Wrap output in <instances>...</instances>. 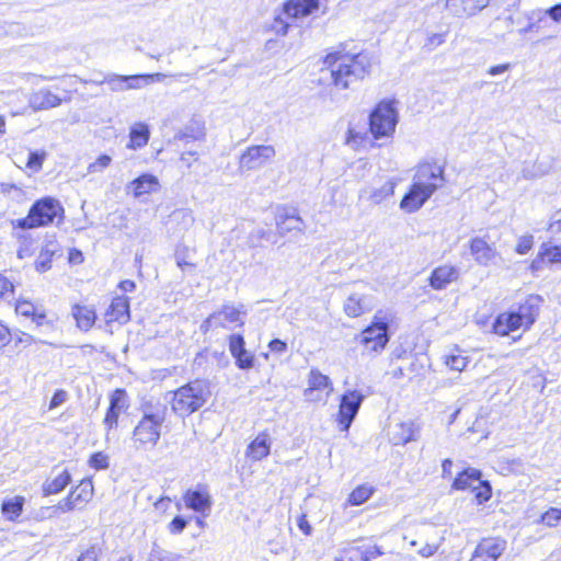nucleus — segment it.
Listing matches in <instances>:
<instances>
[{"instance_id": "72a5a7b5", "label": "nucleus", "mask_w": 561, "mask_h": 561, "mask_svg": "<svg viewBox=\"0 0 561 561\" xmlns=\"http://www.w3.org/2000/svg\"><path fill=\"white\" fill-rule=\"evenodd\" d=\"M344 310L347 316L355 318L370 310V306L365 296L352 294L344 304Z\"/></svg>"}, {"instance_id": "7c9ffc66", "label": "nucleus", "mask_w": 561, "mask_h": 561, "mask_svg": "<svg viewBox=\"0 0 561 561\" xmlns=\"http://www.w3.org/2000/svg\"><path fill=\"white\" fill-rule=\"evenodd\" d=\"M59 251V244L54 240L46 241L42 248L36 262L35 267L37 272H46L51 267V260L54 255Z\"/></svg>"}, {"instance_id": "58836bf2", "label": "nucleus", "mask_w": 561, "mask_h": 561, "mask_svg": "<svg viewBox=\"0 0 561 561\" xmlns=\"http://www.w3.org/2000/svg\"><path fill=\"white\" fill-rule=\"evenodd\" d=\"M15 311L18 314L32 318L37 325H42L46 319V314L44 312H38L35 306L27 300L18 299L15 301Z\"/></svg>"}, {"instance_id": "39448f33", "label": "nucleus", "mask_w": 561, "mask_h": 561, "mask_svg": "<svg viewBox=\"0 0 561 561\" xmlns=\"http://www.w3.org/2000/svg\"><path fill=\"white\" fill-rule=\"evenodd\" d=\"M399 122L396 101L383 100L370 112L368 117L369 133L378 140L393 135Z\"/></svg>"}, {"instance_id": "412c9836", "label": "nucleus", "mask_w": 561, "mask_h": 561, "mask_svg": "<svg viewBox=\"0 0 561 561\" xmlns=\"http://www.w3.org/2000/svg\"><path fill=\"white\" fill-rule=\"evenodd\" d=\"M417 431L419 427L413 421L396 423L389 430V439L394 446H403L416 439Z\"/></svg>"}, {"instance_id": "ddd939ff", "label": "nucleus", "mask_w": 561, "mask_h": 561, "mask_svg": "<svg viewBox=\"0 0 561 561\" xmlns=\"http://www.w3.org/2000/svg\"><path fill=\"white\" fill-rule=\"evenodd\" d=\"M413 182L425 187H435V192L445 183L444 168L436 163H421L413 178Z\"/></svg>"}, {"instance_id": "9b49d317", "label": "nucleus", "mask_w": 561, "mask_h": 561, "mask_svg": "<svg viewBox=\"0 0 561 561\" xmlns=\"http://www.w3.org/2000/svg\"><path fill=\"white\" fill-rule=\"evenodd\" d=\"M275 154V148L271 145L251 146L241 154L239 168L241 171L257 170L272 160Z\"/></svg>"}, {"instance_id": "c03bdc74", "label": "nucleus", "mask_w": 561, "mask_h": 561, "mask_svg": "<svg viewBox=\"0 0 561 561\" xmlns=\"http://www.w3.org/2000/svg\"><path fill=\"white\" fill-rule=\"evenodd\" d=\"M193 256V251L184 244H180L176 247L174 252V259L176 262V265L182 270L185 271L187 267L193 268L195 264L191 261Z\"/></svg>"}, {"instance_id": "13d9d810", "label": "nucleus", "mask_w": 561, "mask_h": 561, "mask_svg": "<svg viewBox=\"0 0 561 561\" xmlns=\"http://www.w3.org/2000/svg\"><path fill=\"white\" fill-rule=\"evenodd\" d=\"M187 523V519H185L183 516L178 515L170 522L168 526L169 531L173 535H179L185 529Z\"/></svg>"}, {"instance_id": "79ce46f5", "label": "nucleus", "mask_w": 561, "mask_h": 561, "mask_svg": "<svg viewBox=\"0 0 561 561\" xmlns=\"http://www.w3.org/2000/svg\"><path fill=\"white\" fill-rule=\"evenodd\" d=\"M24 499L15 496L2 503V513L9 520H15L23 511Z\"/></svg>"}, {"instance_id": "393cba45", "label": "nucleus", "mask_w": 561, "mask_h": 561, "mask_svg": "<svg viewBox=\"0 0 561 561\" xmlns=\"http://www.w3.org/2000/svg\"><path fill=\"white\" fill-rule=\"evenodd\" d=\"M105 317L107 322L127 323L130 319L129 299L125 296L114 297Z\"/></svg>"}, {"instance_id": "09e8293b", "label": "nucleus", "mask_w": 561, "mask_h": 561, "mask_svg": "<svg viewBox=\"0 0 561 561\" xmlns=\"http://www.w3.org/2000/svg\"><path fill=\"white\" fill-rule=\"evenodd\" d=\"M541 254L546 255L548 263L561 265V245L542 243Z\"/></svg>"}, {"instance_id": "c9c22d12", "label": "nucleus", "mask_w": 561, "mask_h": 561, "mask_svg": "<svg viewBox=\"0 0 561 561\" xmlns=\"http://www.w3.org/2000/svg\"><path fill=\"white\" fill-rule=\"evenodd\" d=\"M369 134V130L364 128L357 130L355 127L350 126L345 138V145L354 150L365 148L370 141Z\"/></svg>"}, {"instance_id": "5701e85b", "label": "nucleus", "mask_w": 561, "mask_h": 561, "mask_svg": "<svg viewBox=\"0 0 561 561\" xmlns=\"http://www.w3.org/2000/svg\"><path fill=\"white\" fill-rule=\"evenodd\" d=\"M470 253L479 265L488 266L496 256L495 248L483 238L476 237L470 241Z\"/></svg>"}, {"instance_id": "774afa93", "label": "nucleus", "mask_w": 561, "mask_h": 561, "mask_svg": "<svg viewBox=\"0 0 561 561\" xmlns=\"http://www.w3.org/2000/svg\"><path fill=\"white\" fill-rule=\"evenodd\" d=\"M268 348L273 353L283 354L287 351V343L279 339H274L268 343Z\"/></svg>"}, {"instance_id": "69168bd1", "label": "nucleus", "mask_w": 561, "mask_h": 561, "mask_svg": "<svg viewBox=\"0 0 561 561\" xmlns=\"http://www.w3.org/2000/svg\"><path fill=\"white\" fill-rule=\"evenodd\" d=\"M545 14L553 22L561 24V2L548 8Z\"/></svg>"}, {"instance_id": "6e6d98bb", "label": "nucleus", "mask_w": 561, "mask_h": 561, "mask_svg": "<svg viewBox=\"0 0 561 561\" xmlns=\"http://www.w3.org/2000/svg\"><path fill=\"white\" fill-rule=\"evenodd\" d=\"M112 162V158L107 154H101L94 162L89 164V172L96 173L102 172L106 169Z\"/></svg>"}, {"instance_id": "8fccbe9b", "label": "nucleus", "mask_w": 561, "mask_h": 561, "mask_svg": "<svg viewBox=\"0 0 561 561\" xmlns=\"http://www.w3.org/2000/svg\"><path fill=\"white\" fill-rule=\"evenodd\" d=\"M396 183L392 181L386 182L380 188H376L370 193V199L375 204L381 203L385 198L393 195Z\"/></svg>"}, {"instance_id": "cd10ccee", "label": "nucleus", "mask_w": 561, "mask_h": 561, "mask_svg": "<svg viewBox=\"0 0 561 561\" xmlns=\"http://www.w3.org/2000/svg\"><path fill=\"white\" fill-rule=\"evenodd\" d=\"M204 137H205L204 124L201 123L199 121H191L181 130H179L175 134L174 140L190 144L192 141L202 140V139H204Z\"/></svg>"}, {"instance_id": "6ab92c4d", "label": "nucleus", "mask_w": 561, "mask_h": 561, "mask_svg": "<svg viewBox=\"0 0 561 561\" xmlns=\"http://www.w3.org/2000/svg\"><path fill=\"white\" fill-rule=\"evenodd\" d=\"M129 407L127 400V392L125 389H116L110 398V407L104 417V424L107 431L116 428L118 425L119 414L123 410Z\"/></svg>"}, {"instance_id": "20e7f679", "label": "nucleus", "mask_w": 561, "mask_h": 561, "mask_svg": "<svg viewBox=\"0 0 561 561\" xmlns=\"http://www.w3.org/2000/svg\"><path fill=\"white\" fill-rule=\"evenodd\" d=\"M171 394V409L180 417H186L202 409L211 396L210 382L207 379H194L181 386Z\"/></svg>"}, {"instance_id": "49530a36", "label": "nucleus", "mask_w": 561, "mask_h": 561, "mask_svg": "<svg viewBox=\"0 0 561 561\" xmlns=\"http://www.w3.org/2000/svg\"><path fill=\"white\" fill-rule=\"evenodd\" d=\"M472 491L476 493V499L479 504L488 502L492 496V488L489 481L482 480V477L477 481Z\"/></svg>"}, {"instance_id": "680f3d73", "label": "nucleus", "mask_w": 561, "mask_h": 561, "mask_svg": "<svg viewBox=\"0 0 561 561\" xmlns=\"http://www.w3.org/2000/svg\"><path fill=\"white\" fill-rule=\"evenodd\" d=\"M79 504L73 500V494H68L67 497L62 499L58 505L57 508L61 512H70L73 508H76Z\"/></svg>"}, {"instance_id": "3c124183", "label": "nucleus", "mask_w": 561, "mask_h": 561, "mask_svg": "<svg viewBox=\"0 0 561 561\" xmlns=\"http://www.w3.org/2000/svg\"><path fill=\"white\" fill-rule=\"evenodd\" d=\"M445 363L451 370L462 371L466 369L469 362L467 356L451 354L446 357Z\"/></svg>"}, {"instance_id": "f03ea898", "label": "nucleus", "mask_w": 561, "mask_h": 561, "mask_svg": "<svg viewBox=\"0 0 561 561\" xmlns=\"http://www.w3.org/2000/svg\"><path fill=\"white\" fill-rule=\"evenodd\" d=\"M167 411V405L159 401L149 400L141 403V419L133 431V442L137 449L149 450L157 446Z\"/></svg>"}, {"instance_id": "c756f323", "label": "nucleus", "mask_w": 561, "mask_h": 561, "mask_svg": "<svg viewBox=\"0 0 561 561\" xmlns=\"http://www.w3.org/2000/svg\"><path fill=\"white\" fill-rule=\"evenodd\" d=\"M71 482V476L68 470H62L54 478H48L43 483V494L45 496L60 493Z\"/></svg>"}, {"instance_id": "9d476101", "label": "nucleus", "mask_w": 561, "mask_h": 561, "mask_svg": "<svg viewBox=\"0 0 561 561\" xmlns=\"http://www.w3.org/2000/svg\"><path fill=\"white\" fill-rule=\"evenodd\" d=\"M364 400L365 396L357 390H347L342 394L339 407V423L342 431H348Z\"/></svg>"}, {"instance_id": "e2e57ef3", "label": "nucleus", "mask_w": 561, "mask_h": 561, "mask_svg": "<svg viewBox=\"0 0 561 561\" xmlns=\"http://www.w3.org/2000/svg\"><path fill=\"white\" fill-rule=\"evenodd\" d=\"M444 42H445L444 34H432V35L427 36L424 47L428 48V49H434L435 47L442 45Z\"/></svg>"}, {"instance_id": "a211bd4d", "label": "nucleus", "mask_w": 561, "mask_h": 561, "mask_svg": "<svg viewBox=\"0 0 561 561\" xmlns=\"http://www.w3.org/2000/svg\"><path fill=\"white\" fill-rule=\"evenodd\" d=\"M229 351L239 369L248 370L254 367L255 357L245 348L243 335L236 333L229 336Z\"/></svg>"}, {"instance_id": "0eeeda50", "label": "nucleus", "mask_w": 561, "mask_h": 561, "mask_svg": "<svg viewBox=\"0 0 561 561\" xmlns=\"http://www.w3.org/2000/svg\"><path fill=\"white\" fill-rule=\"evenodd\" d=\"M163 73H152V75H131V76H123L117 73H107L101 80H84L85 84H94V85H108L112 92H123L133 89H141L142 87L153 82L154 80L160 81L164 78Z\"/></svg>"}, {"instance_id": "4468645a", "label": "nucleus", "mask_w": 561, "mask_h": 561, "mask_svg": "<svg viewBox=\"0 0 561 561\" xmlns=\"http://www.w3.org/2000/svg\"><path fill=\"white\" fill-rule=\"evenodd\" d=\"M506 547V540L500 537L484 538L478 543L469 561H497Z\"/></svg>"}, {"instance_id": "473e14b6", "label": "nucleus", "mask_w": 561, "mask_h": 561, "mask_svg": "<svg viewBox=\"0 0 561 561\" xmlns=\"http://www.w3.org/2000/svg\"><path fill=\"white\" fill-rule=\"evenodd\" d=\"M482 477L481 471L474 468H467L454 479L451 488L454 490H472Z\"/></svg>"}, {"instance_id": "338daca9", "label": "nucleus", "mask_w": 561, "mask_h": 561, "mask_svg": "<svg viewBox=\"0 0 561 561\" xmlns=\"http://www.w3.org/2000/svg\"><path fill=\"white\" fill-rule=\"evenodd\" d=\"M98 557L99 548H96L95 546H91L84 552L81 553L77 561H98Z\"/></svg>"}, {"instance_id": "f257e3e1", "label": "nucleus", "mask_w": 561, "mask_h": 561, "mask_svg": "<svg viewBox=\"0 0 561 561\" xmlns=\"http://www.w3.org/2000/svg\"><path fill=\"white\" fill-rule=\"evenodd\" d=\"M324 64L330 68L333 83L340 89H347L369 73L371 58L367 53L350 54L345 45H340L336 51L325 56Z\"/></svg>"}, {"instance_id": "f8f14e48", "label": "nucleus", "mask_w": 561, "mask_h": 561, "mask_svg": "<svg viewBox=\"0 0 561 561\" xmlns=\"http://www.w3.org/2000/svg\"><path fill=\"white\" fill-rule=\"evenodd\" d=\"M381 554L383 552L377 545H370L360 540L348 543L343 548L335 561H369Z\"/></svg>"}, {"instance_id": "4c0bfd02", "label": "nucleus", "mask_w": 561, "mask_h": 561, "mask_svg": "<svg viewBox=\"0 0 561 561\" xmlns=\"http://www.w3.org/2000/svg\"><path fill=\"white\" fill-rule=\"evenodd\" d=\"M148 561H190V557L187 554L165 550L154 542L149 552Z\"/></svg>"}, {"instance_id": "a19ab883", "label": "nucleus", "mask_w": 561, "mask_h": 561, "mask_svg": "<svg viewBox=\"0 0 561 561\" xmlns=\"http://www.w3.org/2000/svg\"><path fill=\"white\" fill-rule=\"evenodd\" d=\"M73 494V500L80 505L88 503L93 495V484L90 479L82 480L73 490L70 491Z\"/></svg>"}, {"instance_id": "e433bc0d", "label": "nucleus", "mask_w": 561, "mask_h": 561, "mask_svg": "<svg viewBox=\"0 0 561 561\" xmlns=\"http://www.w3.org/2000/svg\"><path fill=\"white\" fill-rule=\"evenodd\" d=\"M241 313V310L232 305H224L219 311L214 312L215 316H219L218 322H221V328L227 323L243 325Z\"/></svg>"}, {"instance_id": "603ef678", "label": "nucleus", "mask_w": 561, "mask_h": 561, "mask_svg": "<svg viewBox=\"0 0 561 561\" xmlns=\"http://www.w3.org/2000/svg\"><path fill=\"white\" fill-rule=\"evenodd\" d=\"M89 466L95 470H105L110 466L108 457L102 451L94 453L89 459Z\"/></svg>"}, {"instance_id": "6e6552de", "label": "nucleus", "mask_w": 561, "mask_h": 561, "mask_svg": "<svg viewBox=\"0 0 561 561\" xmlns=\"http://www.w3.org/2000/svg\"><path fill=\"white\" fill-rule=\"evenodd\" d=\"M389 324L390 318L387 314L377 313L371 323L362 331L360 344L369 352L383 351L390 340Z\"/></svg>"}, {"instance_id": "4be33fe9", "label": "nucleus", "mask_w": 561, "mask_h": 561, "mask_svg": "<svg viewBox=\"0 0 561 561\" xmlns=\"http://www.w3.org/2000/svg\"><path fill=\"white\" fill-rule=\"evenodd\" d=\"M490 0H446V9L454 15L471 16L489 4Z\"/></svg>"}, {"instance_id": "c85d7f7f", "label": "nucleus", "mask_w": 561, "mask_h": 561, "mask_svg": "<svg viewBox=\"0 0 561 561\" xmlns=\"http://www.w3.org/2000/svg\"><path fill=\"white\" fill-rule=\"evenodd\" d=\"M158 179L154 175L148 173L138 176L128 185V188L133 190L135 197L154 192L158 190Z\"/></svg>"}, {"instance_id": "423d86ee", "label": "nucleus", "mask_w": 561, "mask_h": 561, "mask_svg": "<svg viewBox=\"0 0 561 561\" xmlns=\"http://www.w3.org/2000/svg\"><path fill=\"white\" fill-rule=\"evenodd\" d=\"M64 208L60 203L53 197H44L36 201L28 215L16 220V227L21 229H32L36 227L47 226L54 221L56 217H61Z\"/></svg>"}, {"instance_id": "bb28decb", "label": "nucleus", "mask_w": 561, "mask_h": 561, "mask_svg": "<svg viewBox=\"0 0 561 561\" xmlns=\"http://www.w3.org/2000/svg\"><path fill=\"white\" fill-rule=\"evenodd\" d=\"M62 99L48 89H41L33 93L30 103L36 111L49 110L61 104Z\"/></svg>"}, {"instance_id": "ea45409f", "label": "nucleus", "mask_w": 561, "mask_h": 561, "mask_svg": "<svg viewBox=\"0 0 561 561\" xmlns=\"http://www.w3.org/2000/svg\"><path fill=\"white\" fill-rule=\"evenodd\" d=\"M263 240L275 244L277 242L276 231L274 232L264 227H256L249 233L248 241L253 248L261 247Z\"/></svg>"}, {"instance_id": "dca6fc26", "label": "nucleus", "mask_w": 561, "mask_h": 561, "mask_svg": "<svg viewBox=\"0 0 561 561\" xmlns=\"http://www.w3.org/2000/svg\"><path fill=\"white\" fill-rule=\"evenodd\" d=\"M185 506L196 513H201L207 517L211 510V496L209 495L206 486L198 485L197 489H188L183 495Z\"/></svg>"}, {"instance_id": "5fc2aeb1", "label": "nucleus", "mask_w": 561, "mask_h": 561, "mask_svg": "<svg viewBox=\"0 0 561 561\" xmlns=\"http://www.w3.org/2000/svg\"><path fill=\"white\" fill-rule=\"evenodd\" d=\"M533 245H534V236L525 234L518 239L515 251H516V253L524 255L531 250Z\"/></svg>"}, {"instance_id": "f3484780", "label": "nucleus", "mask_w": 561, "mask_h": 561, "mask_svg": "<svg viewBox=\"0 0 561 561\" xmlns=\"http://www.w3.org/2000/svg\"><path fill=\"white\" fill-rule=\"evenodd\" d=\"M317 391H325V399L333 392V383L327 375L319 369L312 368L308 376V388L304 394L309 401H320L322 398L316 394Z\"/></svg>"}, {"instance_id": "2eb2a0df", "label": "nucleus", "mask_w": 561, "mask_h": 561, "mask_svg": "<svg viewBox=\"0 0 561 561\" xmlns=\"http://www.w3.org/2000/svg\"><path fill=\"white\" fill-rule=\"evenodd\" d=\"M434 193V186L425 188L413 182L408 193L402 197L400 208L407 213H414L419 210Z\"/></svg>"}, {"instance_id": "7ed1b4c3", "label": "nucleus", "mask_w": 561, "mask_h": 561, "mask_svg": "<svg viewBox=\"0 0 561 561\" xmlns=\"http://www.w3.org/2000/svg\"><path fill=\"white\" fill-rule=\"evenodd\" d=\"M543 299L539 295H529L522 304L500 313L493 323L497 335L506 336L522 329L528 331L537 321Z\"/></svg>"}, {"instance_id": "37998d69", "label": "nucleus", "mask_w": 561, "mask_h": 561, "mask_svg": "<svg viewBox=\"0 0 561 561\" xmlns=\"http://www.w3.org/2000/svg\"><path fill=\"white\" fill-rule=\"evenodd\" d=\"M171 220L178 225L179 232H184L194 225L195 218L192 210L178 209L172 213Z\"/></svg>"}, {"instance_id": "bf43d9fd", "label": "nucleus", "mask_w": 561, "mask_h": 561, "mask_svg": "<svg viewBox=\"0 0 561 561\" xmlns=\"http://www.w3.org/2000/svg\"><path fill=\"white\" fill-rule=\"evenodd\" d=\"M219 316L211 313L201 324V331L207 333L213 328H221V322H218Z\"/></svg>"}, {"instance_id": "2f4dec72", "label": "nucleus", "mask_w": 561, "mask_h": 561, "mask_svg": "<svg viewBox=\"0 0 561 561\" xmlns=\"http://www.w3.org/2000/svg\"><path fill=\"white\" fill-rule=\"evenodd\" d=\"M72 316L76 319L78 328L83 331H89L96 320L94 309L87 306L75 305L72 307Z\"/></svg>"}, {"instance_id": "864d4df0", "label": "nucleus", "mask_w": 561, "mask_h": 561, "mask_svg": "<svg viewBox=\"0 0 561 561\" xmlns=\"http://www.w3.org/2000/svg\"><path fill=\"white\" fill-rule=\"evenodd\" d=\"M46 153L45 151H31L28 153L26 165L27 168L38 171L42 169L43 162L45 160Z\"/></svg>"}, {"instance_id": "f704fd0d", "label": "nucleus", "mask_w": 561, "mask_h": 561, "mask_svg": "<svg viewBox=\"0 0 561 561\" xmlns=\"http://www.w3.org/2000/svg\"><path fill=\"white\" fill-rule=\"evenodd\" d=\"M149 137L150 131L148 126L141 123L136 124L130 128L127 148L134 150L140 149L148 144Z\"/></svg>"}, {"instance_id": "1a4fd4ad", "label": "nucleus", "mask_w": 561, "mask_h": 561, "mask_svg": "<svg viewBox=\"0 0 561 561\" xmlns=\"http://www.w3.org/2000/svg\"><path fill=\"white\" fill-rule=\"evenodd\" d=\"M274 219L276 233L279 238H286L288 241H293L297 239L298 236L305 233L306 222L295 207L278 206Z\"/></svg>"}, {"instance_id": "b1692460", "label": "nucleus", "mask_w": 561, "mask_h": 561, "mask_svg": "<svg viewBox=\"0 0 561 561\" xmlns=\"http://www.w3.org/2000/svg\"><path fill=\"white\" fill-rule=\"evenodd\" d=\"M318 9L319 0H288L284 4V13L291 19L308 16Z\"/></svg>"}, {"instance_id": "0e129e2a", "label": "nucleus", "mask_w": 561, "mask_h": 561, "mask_svg": "<svg viewBox=\"0 0 561 561\" xmlns=\"http://www.w3.org/2000/svg\"><path fill=\"white\" fill-rule=\"evenodd\" d=\"M21 30L20 24L18 23H0V36L2 35H14L18 34Z\"/></svg>"}, {"instance_id": "4d7b16f0", "label": "nucleus", "mask_w": 561, "mask_h": 561, "mask_svg": "<svg viewBox=\"0 0 561 561\" xmlns=\"http://www.w3.org/2000/svg\"><path fill=\"white\" fill-rule=\"evenodd\" d=\"M561 520V508L551 507L542 515V522L548 526H556Z\"/></svg>"}, {"instance_id": "de8ad7c7", "label": "nucleus", "mask_w": 561, "mask_h": 561, "mask_svg": "<svg viewBox=\"0 0 561 561\" xmlns=\"http://www.w3.org/2000/svg\"><path fill=\"white\" fill-rule=\"evenodd\" d=\"M15 300L14 286L7 277L0 275V302L12 304Z\"/></svg>"}, {"instance_id": "aec40b11", "label": "nucleus", "mask_w": 561, "mask_h": 561, "mask_svg": "<svg viewBox=\"0 0 561 561\" xmlns=\"http://www.w3.org/2000/svg\"><path fill=\"white\" fill-rule=\"evenodd\" d=\"M459 268L453 265H440L434 268L428 277L430 286L435 290L445 289L459 277Z\"/></svg>"}, {"instance_id": "a18cd8bd", "label": "nucleus", "mask_w": 561, "mask_h": 561, "mask_svg": "<svg viewBox=\"0 0 561 561\" xmlns=\"http://www.w3.org/2000/svg\"><path fill=\"white\" fill-rule=\"evenodd\" d=\"M373 488L367 485H359L348 496L351 505H362L373 495Z\"/></svg>"}, {"instance_id": "052dcab7", "label": "nucleus", "mask_w": 561, "mask_h": 561, "mask_svg": "<svg viewBox=\"0 0 561 561\" xmlns=\"http://www.w3.org/2000/svg\"><path fill=\"white\" fill-rule=\"evenodd\" d=\"M67 399H68L67 391H65L62 389L56 390L50 400L49 409L53 410V409L58 408L59 405L64 404L67 401Z\"/></svg>"}, {"instance_id": "a878e982", "label": "nucleus", "mask_w": 561, "mask_h": 561, "mask_svg": "<svg viewBox=\"0 0 561 561\" xmlns=\"http://www.w3.org/2000/svg\"><path fill=\"white\" fill-rule=\"evenodd\" d=\"M271 437L266 432H261L248 446L245 455L253 461L266 458L271 451Z\"/></svg>"}]
</instances>
